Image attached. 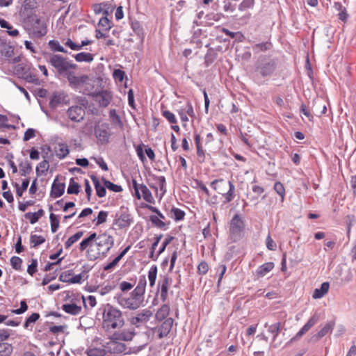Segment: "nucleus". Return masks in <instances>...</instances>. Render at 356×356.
<instances>
[{
    "label": "nucleus",
    "mask_w": 356,
    "mask_h": 356,
    "mask_svg": "<svg viewBox=\"0 0 356 356\" xmlns=\"http://www.w3.org/2000/svg\"><path fill=\"white\" fill-rule=\"evenodd\" d=\"M10 264L15 270H21L22 259L19 257L13 256L10 259Z\"/></svg>",
    "instance_id": "6e6d98bb"
},
{
    "label": "nucleus",
    "mask_w": 356,
    "mask_h": 356,
    "mask_svg": "<svg viewBox=\"0 0 356 356\" xmlns=\"http://www.w3.org/2000/svg\"><path fill=\"white\" fill-rule=\"evenodd\" d=\"M185 113H186L187 115L191 116V118L195 117V112L193 108V106L190 102H187L185 106L181 107Z\"/></svg>",
    "instance_id": "0e129e2a"
},
{
    "label": "nucleus",
    "mask_w": 356,
    "mask_h": 356,
    "mask_svg": "<svg viewBox=\"0 0 356 356\" xmlns=\"http://www.w3.org/2000/svg\"><path fill=\"white\" fill-rule=\"evenodd\" d=\"M104 186L110 191L119 193L122 191V188L120 185L115 184L111 181L106 180L105 178L102 177V179Z\"/></svg>",
    "instance_id": "ea45409f"
},
{
    "label": "nucleus",
    "mask_w": 356,
    "mask_h": 356,
    "mask_svg": "<svg viewBox=\"0 0 356 356\" xmlns=\"http://www.w3.org/2000/svg\"><path fill=\"white\" fill-rule=\"evenodd\" d=\"M49 220L51 224V231L56 233L59 227V216L51 213L49 215Z\"/></svg>",
    "instance_id": "4c0bfd02"
},
{
    "label": "nucleus",
    "mask_w": 356,
    "mask_h": 356,
    "mask_svg": "<svg viewBox=\"0 0 356 356\" xmlns=\"http://www.w3.org/2000/svg\"><path fill=\"white\" fill-rule=\"evenodd\" d=\"M162 115L170 122L172 124H176L177 122V118L175 115L170 112V111H163Z\"/></svg>",
    "instance_id": "bf43d9fd"
},
{
    "label": "nucleus",
    "mask_w": 356,
    "mask_h": 356,
    "mask_svg": "<svg viewBox=\"0 0 356 356\" xmlns=\"http://www.w3.org/2000/svg\"><path fill=\"white\" fill-rule=\"evenodd\" d=\"M140 191L142 193L143 198L145 201L150 204L155 203L154 198L153 197L151 191L145 184L140 186Z\"/></svg>",
    "instance_id": "473e14b6"
},
{
    "label": "nucleus",
    "mask_w": 356,
    "mask_h": 356,
    "mask_svg": "<svg viewBox=\"0 0 356 356\" xmlns=\"http://www.w3.org/2000/svg\"><path fill=\"white\" fill-rule=\"evenodd\" d=\"M245 222L239 214H235L229 222V234L232 242H236L243 237Z\"/></svg>",
    "instance_id": "39448f33"
},
{
    "label": "nucleus",
    "mask_w": 356,
    "mask_h": 356,
    "mask_svg": "<svg viewBox=\"0 0 356 356\" xmlns=\"http://www.w3.org/2000/svg\"><path fill=\"white\" fill-rule=\"evenodd\" d=\"M73 271L72 270H66L62 273L59 276V280L63 282L71 283Z\"/></svg>",
    "instance_id": "5fc2aeb1"
},
{
    "label": "nucleus",
    "mask_w": 356,
    "mask_h": 356,
    "mask_svg": "<svg viewBox=\"0 0 356 356\" xmlns=\"http://www.w3.org/2000/svg\"><path fill=\"white\" fill-rule=\"evenodd\" d=\"M170 307L167 304H163L161 308L156 312L155 318L157 321H161L164 320L169 314Z\"/></svg>",
    "instance_id": "7c9ffc66"
},
{
    "label": "nucleus",
    "mask_w": 356,
    "mask_h": 356,
    "mask_svg": "<svg viewBox=\"0 0 356 356\" xmlns=\"http://www.w3.org/2000/svg\"><path fill=\"white\" fill-rule=\"evenodd\" d=\"M105 186H102L101 184L95 187L96 194L99 197H104L106 195V190Z\"/></svg>",
    "instance_id": "774afa93"
},
{
    "label": "nucleus",
    "mask_w": 356,
    "mask_h": 356,
    "mask_svg": "<svg viewBox=\"0 0 356 356\" xmlns=\"http://www.w3.org/2000/svg\"><path fill=\"white\" fill-rule=\"evenodd\" d=\"M99 26L103 29L108 31L111 28V22L106 16L102 17L99 21Z\"/></svg>",
    "instance_id": "052dcab7"
},
{
    "label": "nucleus",
    "mask_w": 356,
    "mask_h": 356,
    "mask_svg": "<svg viewBox=\"0 0 356 356\" xmlns=\"http://www.w3.org/2000/svg\"><path fill=\"white\" fill-rule=\"evenodd\" d=\"M14 48L6 40L0 38V58H10L13 56Z\"/></svg>",
    "instance_id": "412c9836"
},
{
    "label": "nucleus",
    "mask_w": 356,
    "mask_h": 356,
    "mask_svg": "<svg viewBox=\"0 0 356 356\" xmlns=\"http://www.w3.org/2000/svg\"><path fill=\"white\" fill-rule=\"evenodd\" d=\"M86 353L88 356H106L107 350L104 345L102 348L90 347L86 350Z\"/></svg>",
    "instance_id": "c85d7f7f"
},
{
    "label": "nucleus",
    "mask_w": 356,
    "mask_h": 356,
    "mask_svg": "<svg viewBox=\"0 0 356 356\" xmlns=\"http://www.w3.org/2000/svg\"><path fill=\"white\" fill-rule=\"evenodd\" d=\"M47 152L44 155H42V157L44 159H46L47 157V154L49 152L51 151V147L49 146H47L46 147ZM49 168V161L44 159V161H41L38 163V165L36 167V175L37 176L40 177L41 175H45V173L48 171Z\"/></svg>",
    "instance_id": "4be33fe9"
},
{
    "label": "nucleus",
    "mask_w": 356,
    "mask_h": 356,
    "mask_svg": "<svg viewBox=\"0 0 356 356\" xmlns=\"http://www.w3.org/2000/svg\"><path fill=\"white\" fill-rule=\"evenodd\" d=\"M172 283V279L168 275L162 276L158 283V288L160 290V298L164 302L168 297L169 286Z\"/></svg>",
    "instance_id": "4468645a"
},
{
    "label": "nucleus",
    "mask_w": 356,
    "mask_h": 356,
    "mask_svg": "<svg viewBox=\"0 0 356 356\" xmlns=\"http://www.w3.org/2000/svg\"><path fill=\"white\" fill-rule=\"evenodd\" d=\"M266 245L267 248L269 250H275L277 248L276 243L274 242L273 238H271L270 234H268L266 239Z\"/></svg>",
    "instance_id": "e2e57ef3"
},
{
    "label": "nucleus",
    "mask_w": 356,
    "mask_h": 356,
    "mask_svg": "<svg viewBox=\"0 0 356 356\" xmlns=\"http://www.w3.org/2000/svg\"><path fill=\"white\" fill-rule=\"evenodd\" d=\"M134 286V283H130L126 281H123L120 283L119 287L122 292L128 291L131 290Z\"/></svg>",
    "instance_id": "338daca9"
},
{
    "label": "nucleus",
    "mask_w": 356,
    "mask_h": 356,
    "mask_svg": "<svg viewBox=\"0 0 356 356\" xmlns=\"http://www.w3.org/2000/svg\"><path fill=\"white\" fill-rule=\"evenodd\" d=\"M68 101V96L64 92H54L50 99L49 106L51 108H56L60 104H67Z\"/></svg>",
    "instance_id": "aec40b11"
},
{
    "label": "nucleus",
    "mask_w": 356,
    "mask_h": 356,
    "mask_svg": "<svg viewBox=\"0 0 356 356\" xmlns=\"http://www.w3.org/2000/svg\"><path fill=\"white\" fill-rule=\"evenodd\" d=\"M145 294V291L139 289L138 288H135L134 290L131 293V296L135 299L137 302H138L141 305L143 302V296Z\"/></svg>",
    "instance_id": "de8ad7c7"
},
{
    "label": "nucleus",
    "mask_w": 356,
    "mask_h": 356,
    "mask_svg": "<svg viewBox=\"0 0 356 356\" xmlns=\"http://www.w3.org/2000/svg\"><path fill=\"white\" fill-rule=\"evenodd\" d=\"M280 326H281V323H276L275 324H273L269 326L268 327V332H270L272 334H273V341L275 343L273 344V348H276L278 347V345L277 343H275V341H276V338L277 337V335L279 334L280 333Z\"/></svg>",
    "instance_id": "2f4dec72"
},
{
    "label": "nucleus",
    "mask_w": 356,
    "mask_h": 356,
    "mask_svg": "<svg viewBox=\"0 0 356 356\" xmlns=\"http://www.w3.org/2000/svg\"><path fill=\"white\" fill-rule=\"evenodd\" d=\"M55 152L58 159H63L70 153V149L65 143H58V146L55 147Z\"/></svg>",
    "instance_id": "bb28decb"
},
{
    "label": "nucleus",
    "mask_w": 356,
    "mask_h": 356,
    "mask_svg": "<svg viewBox=\"0 0 356 356\" xmlns=\"http://www.w3.org/2000/svg\"><path fill=\"white\" fill-rule=\"evenodd\" d=\"M48 63L54 67L60 75L67 74L70 70H74L77 67L76 64L72 63L67 58H64L59 54H50Z\"/></svg>",
    "instance_id": "20e7f679"
},
{
    "label": "nucleus",
    "mask_w": 356,
    "mask_h": 356,
    "mask_svg": "<svg viewBox=\"0 0 356 356\" xmlns=\"http://www.w3.org/2000/svg\"><path fill=\"white\" fill-rule=\"evenodd\" d=\"M274 190L278 195L281 196V200L283 202L285 195V189L283 184L280 181L275 182L274 184Z\"/></svg>",
    "instance_id": "603ef678"
},
{
    "label": "nucleus",
    "mask_w": 356,
    "mask_h": 356,
    "mask_svg": "<svg viewBox=\"0 0 356 356\" xmlns=\"http://www.w3.org/2000/svg\"><path fill=\"white\" fill-rule=\"evenodd\" d=\"M57 179H55L51 185V190L50 195L53 198H58L63 195L65 188V184L64 183L56 182Z\"/></svg>",
    "instance_id": "5701e85b"
},
{
    "label": "nucleus",
    "mask_w": 356,
    "mask_h": 356,
    "mask_svg": "<svg viewBox=\"0 0 356 356\" xmlns=\"http://www.w3.org/2000/svg\"><path fill=\"white\" fill-rule=\"evenodd\" d=\"M29 179H25L23 180L21 187H19L17 183L15 184V187L16 188V193L17 196L21 197L23 195V193L26 191L29 185Z\"/></svg>",
    "instance_id": "a19ab883"
},
{
    "label": "nucleus",
    "mask_w": 356,
    "mask_h": 356,
    "mask_svg": "<svg viewBox=\"0 0 356 356\" xmlns=\"http://www.w3.org/2000/svg\"><path fill=\"white\" fill-rule=\"evenodd\" d=\"M274 266L275 265L273 262H266L262 264L257 269V275L259 277H264L267 273L273 269Z\"/></svg>",
    "instance_id": "b1692460"
},
{
    "label": "nucleus",
    "mask_w": 356,
    "mask_h": 356,
    "mask_svg": "<svg viewBox=\"0 0 356 356\" xmlns=\"http://www.w3.org/2000/svg\"><path fill=\"white\" fill-rule=\"evenodd\" d=\"M40 318V314L38 313H33L29 317H28L24 324V327L27 329L31 323H35Z\"/></svg>",
    "instance_id": "13d9d810"
},
{
    "label": "nucleus",
    "mask_w": 356,
    "mask_h": 356,
    "mask_svg": "<svg viewBox=\"0 0 356 356\" xmlns=\"http://www.w3.org/2000/svg\"><path fill=\"white\" fill-rule=\"evenodd\" d=\"M171 213L173 214V218L176 221H179L184 218L185 212L180 209L173 207L171 209Z\"/></svg>",
    "instance_id": "8fccbe9b"
},
{
    "label": "nucleus",
    "mask_w": 356,
    "mask_h": 356,
    "mask_svg": "<svg viewBox=\"0 0 356 356\" xmlns=\"http://www.w3.org/2000/svg\"><path fill=\"white\" fill-rule=\"evenodd\" d=\"M254 5V0H243L242 2L238 5V10L241 11H245L248 9L253 8Z\"/></svg>",
    "instance_id": "3c124183"
},
{
    "label": "nucleus",
    "mask_w": 356,
    "mask_h": 356,
    "mask_svg": "<svg viewBox=\"0 0 356 356\" xmlns=\"http://www.w3.org/2000/svg\"><path fill=\"white\" fill-rule=\"evenodd\" d=\"M158 268L156 265H153L149 270L148 272V280L150 287H153L155 285L156 280L157 277Z\"/></svg>",
    "instance_id": "f704fd0d"
},
{
    "label": "nucleus",
    "mask_w": 356,
    "mask_h": 356,
    "mask_svg": "<svg viewBox=\"0 0 356 356\" xmlns=\"http://www.w3.org/2000/svg\"><path fill=\"white\" fill-rule=\"evenodd\" d=\"M133 222V218L129 209L126 207H122L115 215L113 225H117L119 229H124L129 227Z\"/></svg>",
    "instance_id": "0eeeda50"
},
{
    "label": "nucleus",
    "mask_w": 356,
    "mask_h": 356,
    "mask_svg": "<svg viewBox=\"0 0 356 356\" xmlns=\"http://www.w3.org/2000/svg\"><path fill=\"white\" fill-rule=\"evenodd\" d=\"M13 348L10 343H0V356H10Z\"/></svg>",
    "instance_id": "e433bc0d"
},
{
    "label": "nucleus",
    "mask_w": 356,
    "mask_h": 356,
    "mask_svg": "<svg viewBox=\"0 0 356 356\" xmlns=\"http://www.w3.org/2000/svg\"><path fill=\"white\" fill-rule=\"evenodd\" d=\"M210 186L225 198V203L232 202L236 197V188L231 181L218 179L211 181Z\"/></svg>",
    "instance_id": "7ed1b4c3"
},
{
    "label": "nucleus",
    "mask_w": 356,
    "mask_h": 356,
    "mask_svg": "<svg viewBox=\"0 0 356 356\" xmlns=\"http://www.w3.org/2000/svg\"><path fill=\"white\" fill-rule=\"evenodd\" d=\"M149 219L152 223L158 228L163 230H166L168 229L167 224L162 220L159 219V216H151Z\"/></svg>",
    "instance_id": "37998d69"
},
{
    "label": "nucleus",
    "mask_w": 356,
    "mask_h": 356,
    "mask_svg": "<svg viewBox=\"0 0 356 356\" xmlns=\"http://www.w3.org/2000/svg\"><path fill=\"white\" fill-rule=\"evenodd\" d=\"M96 244L98 247V253L106 255L114 245V238L106 233L99 234L97 238Z\"/></svg>",
    "instance_id": "6e6552de"
},
{
    "label": "nucleus",
    "mask_w": 356,
    "mask_h": 356,
    "mask_svg": "<svg viewBox=\"0 0 356 356\" xmlns=\"http://www.w3.org/2000/svg\"><path fill=\"white\" fill-rule=\"evenodd\" d=\"M94 100L98 103L101 107H106L111 102L112 95L107 90H102L93 95Z\"/></svg>",
    "instance_id": "f3484780"
},
{
    "label": "nucleus",
    "mask_w": 356,
    "mask_h": 356,
    "mask_svg": "<svg viewBox=\"0 0 356 356\" xmlns=\"http://www.w3.org/2000/svg\"><path fill=\"white\" fill-rule=\"evenodd\" d=\"M318 321V316L316 314L313 315L304 326L297 332L296 336L291 339V341L298 340L301 338L307 332H308Z\"/></svg>",
    "instance_id": "a211bd4d"
},
{
    "label": "nucleus",
    "mask_w": 356,
    "mask_h": 356,
    "mask_svg": "<svg viewBox=\"0 0 356 356\" xmlns=\"http://www.w3.org/2000/svg\"><path fill=\"white\" fill-rule=\"evenodd\" d=\"M83 234V232L79 231V232H77L74 235H72V236H70L65 243V248L66 249L70 248L74 243L78 241L81 238Z\"/></svg>",
    "instance_id": "58836bf2"
},
{
    "label": "nucleus",
    "mask_w": 356,
    "mask_h": 356,
    "mask_svg": "<svg viewBox=\"0 0 356 356\" xmlns=\"http://www.w3.org/2000/svg\"><path fill=\"white\" fill-rule=\"evenodd\" d=\"M24 17L23 19V25L28 33L35 38H41L47 33V25L44 20L41 19L36 14L30 13L25 14L23 12Z\"/></svg>",
    "instance_id": "f03ea898"
},
{
    "label": "nucleus",
    "mask_w": 356,
    "mask_h": 356,
    "mask_svg": "<svg viewBox=\"0 0 356 356\" xmlns=\"http://www.w3.org/2000/svg\"><path fill=\"white\" fill-rule=\"evenodd\" d=\"M276 67L275 60L267 57L259 58L255 65L256 71L263 77L271 76Z\"/></svg>",
    "instance_id": "423d86ee"
},
{
    "label": "nucleus",
    "mask_w": 356,
    "mask_h": 356,
    "mask_svg": "<svg viewBox=\"0 0 356 356\" xmlns=\"http://www.w3.org/2000/svg\"><path fill=\"white\" fill-rule=\"evenodd\" d=\"M19 170H20V174L22 176H26L27 175H29L31 172L32 171V166L31 163L26 160L23 162H21L19 164Z\"/></svg>",
    "instance_id": "c9c22d12"
},
{
    "label": "nucleus",
    "mask_w": 356,
    "mask_h": 356,
    "mask_svg": "<svg viewBox=\"0 0 356 356\" xmlns=\"http://www.w3.org/2000/svg\"><path fill=\"white\" fill-rule=\"evenodd\" d=\"M67 115L72 121L80 122L85 118V108L79 105L72 106L67 110Z\"/></svg>",
    "instance_id": "f8f14e48"
},
{
    "label": "nucleus",
    "mask_w": 356,
    "mask_h": 356,
    "mask_svg": "<svg viewBox=\"0 0 356 356\" xmlns=\"http://www.w3.org/2000/svg\"><path fill=\"white\" fill-rule=\"evenodd\" d=\"M173 323V318H168L162 323L159 327L154 328V330L157 331L158 337L159 339H162L166 337L170 333L172 327Z\"/></svg>",
    "instance_id": "2eb2a0df"
},
{
    "label": "nucleus",
    "mask_w": 356,
    "mask_h": 356,
    "mask_svg": "<svg viewBox=\"0 0 356 356\" xmlns=\"http://www.w3.org/2000/svg\"><path fill=\"white\" fill-rule=\"evenodd\" d=\"M31 243L33 248H36L38 245L45 242V238L40 235L32 234L30 238Z\"/></svg>",
    "instance_id": "49530a36"
},
{
    "label": "nucleus",
    "mask_w": 356,
    "mask_h": 356,
    "mask_svg": "<svg viewBox=\"0 0 356 356\" xmlns=\"http://www.w3.org/2000/svg\"><path fill=\"white\" fill-rule=\"evenodd\" d=\"M335 325V322L334 321H331L327 322L324 327L319 330L316 334H314L310 339L311 342H316L319 341L321 338L325 336L327 334L332 332Z\"/></svg>",
    "instance_id": "6ab92c4d"
},
{
    "label": "nucleus",
    "mask_w": 356,
    "mask_h": 356,
    "mask_svg": "<svg viewBox=\"0 0 356 356\" xmlns=\"http://www.w3.org/2000/svg\"><path fill=\"white\" fill-rule=\"evenodd\" d=\"M131 27L134 31V33L140 38H143L144 33L143 28L141 27L140 23L138 22H135L131 24Z\"/></svg>",
    "instance_id": "4d7b16f0"
},
{
    "label": "nucleus",
    "mask_w": 356,
    "mask_h": 356,
    "mask_svg": "<svg viewBox=\"0 0 356 356\" xmlns=\"http://www.w3.org/2000/svg\"><path fill=\"white\" fill-rule=\"evenodd\" d=\"M115 298H116L118 303L125 309L136 310L141 306L131 295L129 297L126 298L122 294H117Z\"/></svg>",
    "instance_id": "9b49d317"
},
{
    "label": "nucleus",
    "mask_w": 356,
    "mask_h": 356,
    "mask_svg": "<svg viewBox=\"0 0 356 356\" xmlns=\"http://www.w3.org/2000/svg\"><path fill=\"white\" fill-rule=\"evenodd\" d=\"M153 314L149 309H145L138 312L136 316L130 318V323L139 327L143 325L146 324L152 318Z\"/></svg>",
    "instance_id": "1a4fd4ad"
},
{
    "label": "nucleus",
    "mask_w": 356,
    "mask_h": 356,
    "mask_svg": "<svg viewBox=\"0 0 356 356\" xmlns=\"http://www.w3.org/2000/svg\"><path fill=\"white\" fill-rule=\"evenodd\" d=\"M22 78L29 83H34L35 85H40V81L38 76L32 73L29 69L24 70Z\"/></svg>",
    "instance_id": "cd10ccee"
},
{
    "label": "nucleus",
    "mask_w": 356,
    "mask_h": 356,
    "mask_svg": "<svg viewBox=\"0 0 356 356\" xmlns=\"http://www.w3.org/2000/svg\"><path fill=\"white\" fill-rule=\"evenodd\" d=\"M272 47V44L270 42H264L256 44L253 47L254 51H256L257 52L261 51H266L267 50L270 49Z\"/></svg>",
    "instance_id": "09e8293b"
},
{
    "label": "nucleus",
    "mask_w": 356,
    "mask_h": 356,
    "mask_svg": "<svg viewBox=\"0 0 356 356\" xmlns=\"http://www.w3.org/2000/svg\"><path fill=\"white\" fill-rule=\"evenodd\" d=\"M65 74L67 75V80L70 82V85L74 86L80 85L81 83H84L88 79V76H75L73 73L70 72L69 71L67 72V74Z\"/></svg>",
    "instance_id": "393cba45"
},
{
    "label": "nucleus",
    "mask_w": 356,
    "mask_h": 356,
    "mask_svg": "<svg viewBox=\"0 0 356 356\" xmlns=\"http://www.w3.org/2000/svg\"><path fill=\"white\" fill-rule=\"evenodd\" d=\"M136 333L134 330L130 329H124L120 332H114L111 337L112 339L118 340L119 341H131L135 336Z\"/></svg>",
    "instance_id": "dca6fc26"
},
{
    "label": "nucleus",
    "mask_w": 356,
    "mask_h": 356,
    "mask_svg": "<svg viewBox=\"0 0 356 356\" xmlns=\"http://www.w3.org/2000/svg\"><path fill=\"white\" fill-rule=\"evenodd\" d=\"M80 186L78 183L74 181V178H71L70 180V184L67 188V193L68 194H78L79 193Z\"/></svg>",
    "instance_id": "c03bdc74"
},
{
    "label": "nucleus",
    "mask_w": 356,
    "mask_h": 356,
    "mask_svg": "<svg viewBox=\"0 0 356 356\" xmlns=\"http://www.w3.org/2000/svg\"><path fill=\"white\" fill-rule=\"evenodd\" d=\"M153 179L156 181V184L160 188V190L162 191V195L166 192L165 188V178L164 176H156L153 175Z\"/></svg>",
    "instance_id": "a18cd8bd"
},
{
    "label": "nucleus",
    "mask_w": 356,
    "mask_h": 356,
    "mask_svg": "<svg viewBox=\"0 0 356 356\" xmlns=\"http://www.w3.org/2000/svg\"><path fill=\"white\" fill-rule=\"evenodd\" d=\"M105 348L107 352L111 354H126L127 350L124 343L112 339V337H110V341L105 344Z\"/></svg>",
    "instance_id": "9d476101"
},
{
    "label": "nucleus",
    "mask_w": 356,
    "mask_h": 356,
    "mask_svg": "<svg viewBox=\"0 0 356 356\" xmlns=\"http://www.w3.org/2000/svg\"><path fill=\"white\" fill-rule=\"evenodd\" d=\"M209 270L208 264L206 261H202L197 266V273L200 275H205Z\"/></svg>",
    "instance_id": "680f3d73"
},
{
    "label": "nucleus",
    "mask_w": 356,
    "mask_h": 356,
    "mask_svg": "<svg viewBox=\"0 0 356 356\" xmlns=\"http://www.w3.org/2000/svg\"><path fill=\"white\" fill-rule=\"evenodd\" d=\"M62 309L66 313L74 316L78 315L81 311V307L78 306L74 303L65 304L62 306Z\"/></svg>",
    "instance_id": "c756f323"
},
{
    "label": "nucleus",
    "mask_w": 356,
    "mask_h": 356,
    "mask_svg": "<svg viewBox=\"0 0 356 356\" xmlns=\"http://www.w3.org/2000/svg\"><path fill=\"white\" fill-rule=\"evenodd\" d=\"M97 316H101L102 327L106 331L120 329L124 325L122 312L112 305H102L97 312Z\"/></svg>",
    "instance_id": "f257e3e1"
},
{
    "label": "nucleus",
    "mask_w": 356,
    "mask_h": 356,
    "mask_svg": "<svg viewBox=\"0 0 356 356\" xmlns=\"http://www.w3.org/2000/svg\"><path fill=\"white\" fill-rule=\"evenodd\" d=\"M73 56L77 62L90 63L94 59V56L92 54L86 52H81L76 55H73Z\"/></svg>",
    "instance_id": "72a5a7b5"
},
{
    "label": "nucleus",
    "mask_w": 356,
    "mask_h": 356,
    "mask_svg": "<svg viewBox=\"0 0 356 356\" xmlns=\"http://www.w3.org/2000/svg\"><path fill=\"white\" fill-rule=\"evenodd\" d=\"M38 261L37 259H32L31 264L29 265L27 272L29 275H33L37 271Z\"/></svg>",
    "instance_id": "69168bd1"
},
{
    "label": "nucleus",
    "mask_w": 356,
    "mask_h": 356,
    "mask_svg": "<svg viewBox=\"0 0 356 356\" xmlns=\"http://www.w3.org/2000/svg\"><path fill=\"white\" fill-rule=\"evenodd\" d=\"M95 135L102 143H107L110 138L109 125L107 123H102L95 127Z\"/></svg>",
    "instance_id": "ddd939ff"
},
{
    "label": "nucleus",
    "mask_w": 356,
    "mask_h": 356,
    "mask_svg": "<svg viewBox=\"0 0 356 356\" xmlns=\"http://www.w3.org/2000/svg\"><path fill=\"white\" fill-rule=\"evenodd\" d=\"M48 45L49 48L53 51H58V52H63V53H67V51L65 50L63 47H62L59 42L57 40H49L48 42Z\"/></svg>",
    "instance_id": "79ce46f5"
},
{
    "label": "nucleus",
    "mask_w": 356,
    "mask_h": 356,
    "mask_svg": "<svg viewBox=\"0 0 356 356\" xmlns=\"http://www.w3.org/2000/svg\"><path fill=\"white\" fill-rule=\"evenodd\" d=\"M108 217V212L105 211H101L99 212L96 219L93 221L95 222V225L98 226L106 221Z\"/></svg>",
    "instance_id": "864d4df0"
},
{
    "label": "nucleus",
    "mask_w": 356,
    "mask_h": 356,
    "mask_svg": "<svg viewBox=\"0 0 356 356\" xmlns=\"http://www.w3.org/2000/svg\"><path fill=\"white\" fill-rule=\"evenodd\" d=\"M330 284L328 282H323L321 287L314 291L312 298L314 299H319L323 297L329 291Z\"/></svg>",
    "instance_id": "a878e982"
}]
</instances>
